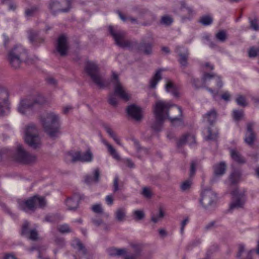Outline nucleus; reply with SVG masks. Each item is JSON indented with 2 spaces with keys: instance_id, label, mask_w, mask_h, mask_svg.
I'll use <instances>...</instances> for the list:
<instances>
[{
  "instance_id": "obj_22",
  "label": "nucleus",
  "mask_w": 259,
  "mask_h": 259,
  "mask_svg": "<svg viewBox=\"0 0 259 259\" xmlns=\"http://www.w3.org/2000/svg\"><path fill=\"white\" fill-rule=\"evenodd\" d=\"M147 39L153 40V38L151 33L143 39L142 42L141 44V49L146 55H150L152 53V45L150 43H146Z\"/></svg>"
},
{
  "instance_id": "obj_45",
  "label": "nucleus",
  "mask_w": 259,
  "mask_h": 259,
  "mask_svg": "<svg viewBox=\"0 0 259 259\" xmlns=\"http://www.w3.org/2000/svg\"><path fill=\"white\" fill-rule=\"evenodd\" d=\"M124 184L118 178L114 179V192L120 191L123 188Z\"/></svg>"
},
{
  "instance_id": "obj_39",
  "label": "nucleus",
  "mask_w": 259,
  "mask_h": 259,
  "mask_svg": "<svg viewBox=\"0 0 259 259\" xmlns=\"http://www.w3.org/2000/svg\"><path fill=\"white\" fill-rule=\"evenodd\" d=\"M213 21L211 16L210 15H205L201 17L199 22L203 25L207 26L210 25Z\"/></svg>"
},
{
  "instance_id": "obj_20",
  "label": "nucleus",
  "mask_w": 259,
  "mask_h": 259,
  "mask_svg": "<svg viewBox=\"0 0 259 259\" xmlns=\"http://www.w3.org/2000/svg\"><path fill=\"white\" fill-rule=\"evenodd\" d=\"M177 52L179 56V61L181 65L186 67L188 64L187 60L189 56L188 51L187 49L178 47L177 48Z\"/></svg>"
},
{
  "instance_id": "obj_11",
  "label": "nucleus",
  "mask_w": 259,
  "mask_h": 259,
  "mask_svg": "<svg viewBox=\"0 0 259 259\" xmlns=\"http://www.w3.org/2000/svg\"><path fill=\"white\" fill-rule=\"evenodd\" d=\"M114 40L119 47L123 49H130L134 44V42L129 40L126 37L125 33L122 31H114Z\"/></svg>"
},
{
  "instance_id": "obj_10",
  "label": "nucleus",
  "mask_w": 259,
  "mask_h": 259,
  "mask_svg": "<svg viewBox=\"0 0 259 259\" xmlns=\"http://www.w3.org/2000/svg\"><path fill=\"white\" fill-rule=\"evenodd\" d=\"M170 106V104L168 103L161 100L157 101L153 106L154 115L158 118L162 117L165 119L167 118Z\"/></svg>"
},
{
  "instance_id": "obj_41",
  "label": "nucleus",
  "mask_w": 259,
  "mask_h": 259,
  "mask_svg": "<svg viewBox=\"0 0 259 259\" xmlns=\"http://www.w3.org/2000/svg\"><path fill=\"white\" fill-rule=\"evenodd\" d=\"M215 37L221 42H225L227 38V33L225 30L219 31L215 34Z\"/></svg>"
},
{
  "instance_id": "obj_43",
  "label": "nucleus",
  "mask_w": 259,
  "mask_h": 259,
  "mask_svg": "<svg viewBox=\"0 0 259 259\" xmlns=\"http://www.w3.org/2000/svg\"><path fill=\"white\" fill-rule=\"evenodd\" d=\"M134 218L136 221H140L145 217V213L143 210H135L133 212Z\"/></svg>"
},
{
  "instance_id": "obj_54",
  "label": "nucleus",
  "mask_w": 259,
  "mask_h": 259,
  "mask_svg": "<svg viewBox=\"0 0 259 259\" xmlns=\"http://www.w3.org/2000/svg\"><path fill=\"white\" fill-rule=\"evenodd\" d=\"M243 116V112L241 111L234 110L233 111V117L235 120H239Z\"/></svg>"
},
{
  "instance_id": "obj_40",
  "label": "nucleus",
  "mask_w": 259,
  "mask_h": 259,
  "mask_svg": "<svg viewBox=\"0 0 259 259\" xmlns=\"http://www.w3.org/2000/svg\"><path fill=\"white\" fill-rule=\"evenodd\" d=\"M180 9L181 11L184 13H187L189 15H192L194 14L193 9L191 7H187L186 4L184 2H181Z\"/></svg>"
},
{
  "instance_id": "obj_26",
  "label": "nucleus",
  "mask_w": 259,
  "mask_h": 259,
  "mask_svg": "<svg viewBox=\"0 0 259 259\" xmlns=\"http://www.w3.org/2000/svg\"><path fill=\"white\" fill-rule=\"evenodd\" d=\"M230 152L231 158L236 162L239 163H244L245 162V159L236 149H231Z\"/></svg>"
},
{
  "instance_id": "obj_62",
  "label": "nucleus",
  "mask_w": 259,
  "mask_h": 259,
  "mask_svg": "<svg viewBox=\"0 0 259 259\" xmlns=\"http://www.w3.org/2000/svg\"><path fill=\"white\" fill-rule=\"evenodd\" d=\"M189 222V218H186L181 223V233H183L184 228L186 224Z\"/></svg>"
},
{
  "instance_id": "obj_46",
  "label": "nucleus",
  "mask_w": 259,
  "mask_h": 259,
  "mask_svg": "<svg viewBox=\"0 0 259 259\" xmlns=\"http://www.w3.org/2000/svg\"><path fill=\"white\" fill-rule=\"evenodd\" d=\"M131 247L134 252V254L139 256L142 250V246L138 243H131Z\"/></svg>"
},
{
  "instance_id": "obj_55",
  "label": "nucleus",
  "mask_w": 259,
  "mask_h": 259,
  "mask_svg": "<svg viewBox=\"0 0 259 259\" xmlns=\"http://www.w3.org/2000/svg\"><path fill=\"white\" fill-rule=\"evenodd\" d=\"M126 250L124 248H116L114 249V255L121 256L125 254Z\"/></svg>"
},
{
  "instance_id": "obj_35",
  "label": "nucleus",
  "mask_w": 259,
  "mask_h": 259,
  "mask_svg": "<svg viewBox=\"0 0 259 259\" xmlns=\"http://www.w3.org/2000/svg\"><path fill=\"white\" fill-rule=\"evenodd\" d=\"M165 89L166 92L170 93L175 97L179 96V92L177 91L174 83L171 81H167V83L165 85Z\"/></svg>"
},
{
  "instance_id": "obj_29",
  "label": "nucleus",
  "mask_w": 259,
  "mask_h": 259,
  "mask_svg": "<svg viewBox=\"0 0 259 259\" xmlns=\"http://www.w3.org/2000/svg\"><path fill=\"white\" fill-rule=\"evenodd\" d=\"M217 115L216 111L214 109H211L204 115L203 119L210 124H212L215 121Z\"/></svg>"
},
{
  "instance_id": "obj_50",
  "label": "nucleus",
  "mask_w": 259,
  "mask_h": 259,
  "mask_svg": "<svg viewBox=\"0 0 259 259\" xmlns=\"http://www.w3.org/2000/svg\"><path fill=\"white\" fill-rule=\"evenodd\" d=\"M191 185L192 182L191 181H185L182 183L181 185V189L182 191H187L190 189Z\"/></svg>"
},
{
  "instance_id": "obj_7",
  "label": "nucleus",
  "mask_w": 259,
  "mask_h": 259,
  "mask_svg": "<svg viewBox=\"0 0 259 259\" xmlns=\"http://www.w3.org/2000/svg\"><path fill=\"white\" fill-rule=\"evenodd\" d=\"M15 158L17 161L24 164H32L37 160L35 155L27 152L21 145L17 147Z\"/></svg>"
},
{
  "instance_id": "obj_64",
  "label": "nucleus",
  "mask_w": 259,
  "mask_h": 259,
  "mask_svg": "<svg viewBox=\"0 0 259 259\" xmlns=\"http://www.w3.org/2000/svg\"><path fill=\"white\" fill-rule=\"evenodd\" d=\"M4 259H17L15 255L11 253H5Z\"/></svg>"
},
{
  "instance_id": "obj_19",
  "label": "nucleus",
  "mask_w": 259,
  "mask_h": 259,
  "mask_svg": "<svg viewBox=\"0 0 259 259\" xmlns=\"http://www.w3.org/2000/svg\"><path fill=\"white\" fill-rule=\"evenodd\" d=\"M209 81H211L213 83H215L219 88L223 86L222 81L219 76L214 74L205 73L202 77L203 83L205 84Z\"/></svg>"
},
{
  "instance_id": "obj_52",
  "label": "nucleus",
  "mask_w": 259,
  "mask_h": 259,
  "mask_svg": "<svg viewBox=\"0 0 259 259\" xmlns=\"http://www.w3.org/2000/svg\"><path fill=\"white\" fill-rule=\"evenodd\" d=\"M172 22V19L171 17L165 16L161 18V23L165 25H169Z\"/></svg>"
},
{
  "instance_id": "obj_32",
  "label": "nucleus",
  "mask_w": 259,
  "mask_h": 259,
  "mask_svg": "<svg viewBox=\"0 0 259 259\" xmlns=\"http://www.w3.org/2000/svg\"><path fill=\"white\" fill-rule=\"evenodd\" d=\"M126 210L124 207L117 209L116 211V219L119 222H123L125 220Z\"/></svg>"
},
{
  "instance_id": "obj_12",
  "label": "nucleus",
  "mask_w": 259,
  "mask_h": 259,
  "mask_svg": "<svg viewBox=\"0 0 259 259\" xmlns=\"http://www.w3.org/2000/svg\"><path fill=\"white\" fill-rule=\"evenodd\" d=\"M182 111L181 108L175 105L170 104L169 108L168 117L171 122L175 125L177 123H182Z\"/></svg>"
},
{
  "instance_id": "obj_14",
  "label": "nucleus",
  "mask_w": 259,
  "mask_h": 259,
  "mask_svg": "<svg viewBox=\"0 0 259 259\" xmlns=\"http://www.w3.org/2000/svg\"><path fill=\"white\" fill-rule=\"evenodd\" d=\"M126 112L128 116L136 121H140L143 118L142 108L135 104L127 106Z\"/></svg>"
},
{
  "instance_id": "obj_30",
  "label": "nucleus",
  "mask_w": 259,
  "mask_h": 259,
  "mask_svg": "<svg viewBox=\"0 0 259 259\" xmlns=\"http://www.w3.org/2000/svg\"><path fill=\"white\" fill-rule=\"evenodd\" d=\"M164 211L161 207H159L158 213H152L151 218V221L156 224L161 221L164 217Z\"/></svg>"
},
{
  "instance_id": "obj_21",
  "label": "nucleus",
  "mask_w": 259,
  "mask_h": 259,
  "mask_svg": "<svg viewBox=\"0 0 259 259\" xmlns=\"http://www.w3.org/2000/svg\"><path fill=\"white\" fill-rule=\"evenodd\" d=\"M9 94L7 91L0 87V116L3 115L5 107L7 106Z\"/></svg>"
},
{
  "instance_id": "obj_38",
  "label": "nucleus",
  "mask_w": 259,
  "mask_h": 259,
  "mask_svg": "<svg viewBox=\"0 0 259 259\" xmlns=\"http://www.w3.org/2000/svg\"><path fill=\"white\" fill-rule=\"evenodd\" d=\"M141 194L145 198L150 199L152 197L153 193L150 188L145 187L142 188Z\"/></svg>"
},
{
  "instance_id": "obj_57",
  "label": "nucleus",
  "mask_w": 259,
  "mask_h": 259,
  "mask_svg": "<svg viewBox=\"0 0 259 259\" xmlns=\"http://www.w3.org/2000/svg\"><path fill=\"white\" fill-rule=\"evenodd\" d=\"M251 28L254 30H258L259 29V25L256 19H254L250 22Z\"/></svg>"
},
{
  "instance_id": "obj_28",
  "label": "nucleus",
  "mask_w": 259,
  "mask_h": 259,
  "mask_svg": "<svg viewBox=\"0 0 259 259\" xmlns=\"http://www.w3.org/2000/svg\"><path fill=\"white\" fill-rule=\"evenodd\" d=\"M226 165L224 162H221L214 166V174L215 176H220L225 172Z\"/></svg>"
},
{
  "instance_id": "obj_44",
  "label": "nucleus",
  "mask_w": 259,
  "mask_h": 259,
  "mask_svg": "<svg viewBox=\"0 0 259 259\" xmlns=\"http://www.w3.org/2000/svg\"><path fill=\"white\" fill-rule=\"evenodd\" d=\"M91 210L95 213L103 214L104 212L103 208L100 203H97L93 205L91 207Z\"/></svg>"
},
{
  "instance_id": "obj_17",
  "label": "nucleus",
  "mask_w": 259,
  "mask_h": 259,
  "mask_svg": "<svg viewBox=\"0 0 259 259\" xmlns=\"http://www.w3.org/2000/svg\"><path fill=\"white\" fill-rule=\"evenodd\" d=\"M68 45L67 38L65 35H61L58 39L57 50L61 56L67 54Z\"/></svg>"
},
{
  "instance_id": "obj_3",
  "label": "nucleus",
  "mask_w": 259,
  "mask_h": 259,
  "mask_svg": "<svg viewBox=\"0 0 259 259\" xmlns=\"http://www.w3.org/2000/svg\"><path fill=\"white\" fill-rule=\"evenodd\" d=\"M8 60L14 69L19 68L24 61L30 62L25 49L19 45H16L9 51Z\"/></svg>"
},
{
  "instance_id": "obj_42",
  "label": "nucleus",
  "mask_w": 259,
  "mask_h": 259,
  "mask_svg": "<svg viewBox=\"0 0 259 259\" xmlns=\"http://www.w3.org/2000/svg\"><path fill=\"white\" fill-rule=\"evenodd\" d=\"M241 177V172L239 170H235L230 175V181L232 183L237 182Z\"/></svg>"
},
{
  "instance_id": "obj_15",
  "label": "nucleus",
  "mask_w": 259,
  "mask_h": 259,
  "mask_svg": "<svg viewBox=\"0 0 259 259\" xmlns=\"http://www.w3.org/2000/svg\"><path fill=\"white\" fill-rule=\"evenodd\" d=\"M114 95L125 101L128 100L130 98L125 88L119 82L117 75L115 74H114Z\"/></svg>"
},
{
  "instance_id": "obj_47",
  "label": "nucleus",
  "mask_w": 259,
  "mask_h": 259,
  "mask_svg": "<svg viewBox=\"0 0 259 259\" xmlns=\"http://www.w3.org/2000/svg\"><path fill=\"white\" fill-rule=\"evenodd\" d=\"M208 135L206 137V140H215L218 137V132H214L212 133V131L210 128H208L207 130Z\"/></svg>"
},
{
  "instance_id": "obj_37",
  "label": "nucleus",
  "mask_w": 259,
  "mask_h": 259,
  "mask_svg": "<svg viewBox=\"0 0 259 259\" xmlns=\"http://www.w3.org/2000/svg\"><path fill=\"white\" fill-rule=\"evenodd\" d=\"M72 245L74 248L77 249L78 251H81L83 254H86L87 250L83 244L79 240H74Z\"/></svg>"
},
{
  "instance_id": "obj_13",
  "label": "nucleus",
  "mask_w": 259,
  "mask_h": 259,
  "mask_svg": "<svg viewBox=\"0 0 259 259\" xmlns=\"http://www.w3.org/2000/svg\"><path fill=\"white\" fill-rule=\"evenodd\" d=\"M232 202L230 204L231 209L242 208L244 204V195L243 192H239L237 189L234 190L232 193Z\"/></svg>"
},
{
  "instance_id": "obj_2",
  "label": "nucleus",
  "mask_w": 259,
  "mask_h": 259,
  "mask_svg": "<svg viewBox=\"0 0 259 259\" xmlns=\"http://www.w3.org/2000/svg\"><path fill=\"white\" fill-rule=\"evenodd\" d=\"M60 118L58 114L50 112L41 115L40 123L45 131L51 137H55L59 133Z\"/></svg>"
},
{
  "instance_id": "obj_5",
  "label": "nucleus",
  "mask_w": 259,
  "mask_h": 259,
  "mask_svg": "<svg viewBox=\"0 0 259 259\" xmlns=\"http://www.w3.org/2000/svg\"><path fill=\"white\" fill-rule=\"evenodd\" d=\"M24 133V141L28 146L33 149L40 147L41 141L35 124L30 123L26 126Z\"/></svg>"
},
{
  "instance_id": "obj_1",
  "label": "nucleus",
  "mask_w": 259,
  "mask_h": 259,
  "mask_svg": "<svg viewBox=\"0 0 259 259\" xmlns=\"http://www.w3.org/2000/svg\"><path fill=\"white\" fill-rule=\"evenodd\" d=\"M85 71L92 80L100 88H109L113 83V74H111L108 77L101 75L98 65L94 62H87Z\"/></svg>"
},
{
  "instance_id": "obj_25",
  "label": "nucleus",
  "mask_w": 259,
  "mask_h": 259,
  "mask_svg": "<svg viewBox=\"0 0 259 259\" xmlns=\"http://www.w3.org/2000/svg\"><path fill=\"white\" fill-rule=\"evenodd\" d=\"M161 70H158L149 81V88L155 89L158 82L161 79Z\"/></svg>"
},
{
  "instance_id": "obj_18",
  "label": "nucleus",
  "mask_w": 259,
  "mask_h": 259,
  "mask_svg": "<svg viewBox=\"0 0 259 259\" xmlns=\"http://www.w3.org/2000/svg\"><path fill=\"white\" fill-rule=\"evenodd\" d=\"M29 223L25 222L22 226V233L26 235L28 238L32 240H36L38 239V234L36 229L29 230Z\"/></svg>"
},
{
  "instance_id": "obj_51",
  "label": "nucleus",
  "mask_w": 259,
  "mask_h": 259,
  "mask_svg": "<svg viewBox=\"0 0 259 259\" xmlns=\"http://www.w3.org/2000/svg\"><path fill=\"white\" fill-rule=\"evenodd\" d=\"M38 11L36 7H32L30 9H27L25 11V15L27 17H29L33 16Z\"/></svg>"
},
{
  "instance_id": "obj_60",
  "label": "nucleus",
  "mask_w": 259,
  "mask_h": 259,
  "mask_svg": "<svg viewBox=\"0 0 259 259\" xmlns=\"http://www.w3.org/2000/svg\"><path fill=\"white\" fill-rule=\"evenodd\" d=\"M215 226V222L214 221H212L208 223L204 226V229L205 230H210Z\"/></svg>"
},
{
  "instance_id": "obj_27",
  "label": "nucleus",
  "mask_w": 259,
  "mask_h": 259,
  "mask_svg": "<svg viewBox=\"0 0 259 259\" xmlns=\"http://www.w3.org/2000/svg\"><path fill=\"white\" fill-rule=\"evenodd\" d=\"M79 198L77 196H74L72 198L67 199L66 201V204L70 210L76 209L78 205Z\"/></svg>"
},
{
  "instance_id": "obj_8",
  "label": "nucleus",
  "mask_w": 259,
  "mask_h": 259,
  "mask_svg": "<svg viewBox=\"0 0 259 259\" xmlns=\"http://www.w3.org/2000/svg\"><path fill=\"white\" fill-rule=\"evenodd\" d=\"M71 4L70 0H51L49 3V8L53 14L65 12L69 10Z\"/></svg>"
},
{
  "instance_id": "obj_58",
  "label": "nucleus",
  "mask_w": 259,
  "mask_h": 259,
  "mask_svg": "<svg viewBox=\"0 0 259 259\" xmlns=\"http://www.w3.org/2000/svg\"><path fill=\"white\" fill-rule=\"evenodd\" d=\"M93 224L96 227H101L103 221L102 219L99 218L94 219L92 220Z\"/></svg>"
},
{
  "instance_id": "obj_53",
  "label": "nucleus",
  "mask_w": 259,
  "mask_h": 259,
  "mask_svg": "<svg viewBox=\"0 0 259 259\" xmlns=\"http://www.w3.org/2000/svg\"><path fill=\"white\" fill-rule=\"evenodd\" d=\"M58 230L61 233H68L70 232V229L68 225H62L58 227Z\"/></svg>"
},
{
  "instance_id": "obj_23",
  "label": "nucleus",
  "mask_w": 259,
  "mask_h": 259,
  "mask_svg": "<svg viewBox=\"0 0 259 259\" xmlns=\"http://www.w3.org/2000/svg\"><path fill=\"white\" fill-rule=\"evenodd\" d=\"M196 140L194 135L191 134L184 135L178 141L177 146L180 147L186 143H188L189 145H192L195 143Z\"/></svg>"
},
{
  "instance_id": "obj_59",
  "label": "nucleus",
  "mask_w": 259,
  "mask_h": 259,
  "mask_svg": "<svg viewBox=\"0 0 259 259\" xmlns=\"http://www.w3.org/2000/svg\"><path fill=\"white\" fill-rule=\"evenodd\" d=\"M199 80L196 79V78H192L191 79V82L193 84V85L196 88V89H199L201 87H202L203 86L202 85H201L199 83Z\"/></svg>"
},
{
  "instance_id": "obj_56",
  "label": "nucleus",
  "mask_w": 259,
  "mask_h": 259,
  "mask_svg": "<svg viewBox=\"0 0 259 259\" xmlns=\"http://www.w3.org/2000/svg\"><path fill=\"white\" fill-rule=\"evenodd\" d=\"M103 143L106 146L108 150L111 155H113V148L111 144H109L105 140H102Z\"/></svg>"
},
{
  "instance_id": "obj_9",
  "label": "nucleus",
  "mask_w": 259,
  "mask_h": 259,
  "mask_svg": "<svg viewBox=\"0 0 259 259\" xmlns=\"http://www.w3.org/2000/svg\"><path fill=\"white\" fill-rule=\"evenodd\" d=\"M36 102L30 98L21 99L17 107L18 111L22 115H29L33 113Z\"/></svg>"
},
{
  "instance_id": "obj_16",
  "label": "nucleus",
  "mask_w": 259,
  "mask_h": 259,
  "mask_svg": "<svg viewBox=\"0 0 259 259\" xmlns=\"http://www.w3.org/2000/svg\"><path fill=\"white\" fill-rule=\"evenodd\" d=\"M254 124L248 123L246 126V131L245 134L244 142L249 146H252L256 139V135L253 131Z\"/></svg>"
},
{
  "instance_id": "obj_48",
  "label": "nucleus",
  "mask_w": 259,
  "mask_h": 259,
  "mask_svg": "<svg viewBox=\"0 0 259 259\" xmlns=\"http://www.w3.org/2000/svg\"><path fill=\"white\" fill-rule=\"evenodd\" d=\"M135 145L138 152L140 153V156L148 153L149 150L145 148H141L138 142H135Z\"/></svg>"
},
{
  "instance_id": "obj_31",
  "label": "nucleus",
  "mask_w": 259,
  "mask_h": 259,
  "mask_svg": "<svg viewBox=\"0 0 259 259\" xmlns=\"http://www.w3.org/2000/svg\"><path fill=\"white\" fill-rule=\"evenodd\" d=\"M155 121L152 123L151 127L156 131H160L162 127L164 120L165 119L164 117L155 116Z\"/></svg>"
},
{
  "instance_id": "obj_49",
  "label": "nucleus",
  "mask_w": 259,
  "mask_h": 259,
  "mask_svg": "<svg viewBox=\"0 0 259 259\" xmlns=\"http://www.w3.org/2000/svg\"><path fill=\"white\" fill-rule=\"evenodd\" d=\"M236 102L238 105L242 107H245L247 105L245 97L242 95H238L237 96Z\"/></svg>"
},
{
  "instance_id": "obj_24",
  "label": "nucleus",
  "mask_w": 259,
  "mask_h": 259,
  "mask_svg": "<svg viewBox=\"0 0 259 259\" xmlns=\"http://www.w3.org/2000/svg\"><path fill=\"white\" fill-rule=\"evenodd\" d=\"M252 250H245L244 246L240 244L238 246L236 256L240 259H252Z\"/></svg>"
},
{
  "instance_id": "obj_33",
  "label": "nucleus",
  "mask_w": 259,
  "mask_h": 259,
  "mask_svg": "<svg viewBox=\"0 0 259 259\" xmlns=\"http://www.w3.org/2000/svg\"><path fill=\"white\" fill-rule=\"evenodd\" d=\"M94 177L92 178L90 176H87L85 179V182L87 183H90L93 182H98L99 180V177L100 175V169L98 168H96L94 169Z\"/></svg>"
},
{
  "instance_id": "obj_4",
  "label": "nucleus",
  "mask_w": 259,
  "mask_h": 259,
  "mask_svg": "<svg viewBox=\"0 0 259 259\" xmlns=\"http://www.w3.org/2000/svg\"><path fill=\"white\" fill-rule=\"evenodd\" d=\"M47 205L45 197L35 195L19 201V208L25 212H33L37 208H44Z\"/></svg>"
},
{
  "instance_id": "obj_63",
  "label": "nucleus",
  "mask_w": 259,
  "mask_h": 259,
  "mask_svg": "<svg viewBox=\"0 0 259 259\" xmlns=\"http://www.w3.org/2000/svg\"><path fill=\"white\" fill-rule=\"evenodd\" d=\"M105 200H106V203L108 205H111L113 203V198L112 195H108L106 197Z\"/></svg>"
},
{
  "instance_id": "obj_36",
  "label": "nucleus",
  "mask_w": 259,
  "mask_h": 259,
  "mask_svg": "<svg viewBox=\"0 0 259 259\" xmlns=\"http://www.w3.org/2000/svg\"><path fill=\"white\" fill-rule=\"evenodd\" d=\"M93 159V154L90 150L84 153L80 152V161L82 162H90Z\"/></svg>"
},
{
  "instance_id": "obj_61",
  "label": "nucleus",
  "mask_w": 259,
  "mask_h": 259,
  "mask_svg": "<svg viewBox=\"0 0 259 259\" xmlns=\"http://www.w3.org/2000/svg\"><path fill=\"white\" fill-rule=\"evenodd\" d=\"M231 95L228 92H224L221 96V98L222 99L226 101H228L230 100Z\"/></svg>"
},
{
  "instance_id": "obj_6",
  "label": "nucleus",
  "mask_w": 259,
  "mask_h": 259,
  "mask_svg": "<svg viewBox=\"0 0 259 259\" xmlns=\"http://www.w3.org/2000/svg\"><path fill=\"white\" fill-rule=\"evenodd\" d=\"M217 201V194L211 189L207 188L202 190L199 201L205 210H213L215 207Z\"/></svg>"
},
{
  "instance_id": "obj_34",
  "label": "nucleus",
  "mask_w": 259,
  "mask_h": 259,
  "mask_svg": "<svg viewBox=\"0 0 259 259\" xmlns=\"http://www.w3.org/2000/svg\"><path fill=\"white\" fill-rule=\"evenodd\" d=\"M67 158L72 162L80 161V152L78 151L69 152L67 155Z\"/></svg>"
}]
</instances>
